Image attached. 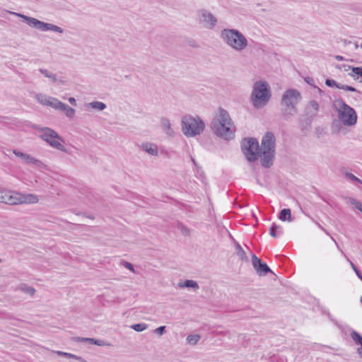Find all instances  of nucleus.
<instances>
[{
	"instance_id": "9d476101",
	"label": "nucleus",
	"mask_w": 362,
	"mask_h": 362,
	"mask_svg": "<svg viewBox=\"0 0 362 362\" xmlns=\"http://www.w3.org/2000/svg\"><path fill=\"white\" fill-rule=\"evenodd\" d=\"M199 22L209 30H213L217 25V18L209 11L202 8L197 11Z\"/></svg>"
},
{
	"instance_id": "e433bc0d",
	"label": "nucleus",
	"mask_w": 362,
	"mask_h": 362,
	"mask_svg": "<svg viewBox=\"0 0 362 362\" xmlns=\"http://www.w3.org/2000/svg\"><path fill=\"white\" fill-rule=\"evenodd\" d=\"M325 84L328 87H334H334H336V88H337L339 89V87H340V85H341L340 83H337L334 80L329 79V78L326 79Z\"/></svg>"
},
{
	"instance_id": "473e14b6",
	"label": "nucleus",
	"mask_w": 362,
	"mask_h": 362,
	"mask_svg": "<svg viewBox=\"0 0 362 362\" xmlns=\"http://www.w3.org/2000/svg\"><path fill=\"white\" fill-rule=\"evenodd\" d=\"M50 100L51 101L49 103V106L52 107L55 110H59V108L61 107V105H62L63 103L55 98H52Z\"/></svg>"
},
{
	"instance_id": "f704fd0d",
	"label": "nucleus",
	"mask_w": 362,
	"mask_h": 362,
	"mask_svg": "<svg viewBox=\"0 0 362 362\" xmlns=\"http://www.w3.org/2000/svg\"><path fill=\"white\" fill-rule=\"evenodd\" d=\"M308 109H312L314 111L313 114L316 115L319 110V104L315 100H311L308 104Z\"/></svg>"
},
{
	"instance_id": "4468645a",
	"label": "nucleus",
	"mask_w": 362,
	"mask_h": 362,
	"mask_svg": "<svg viewBox=\"0 0 362 362\" xmlns=\"http://www.w3.org/2000/svg\"><path fill=\"white\" fill-rule=\"evenodd\" d=\"M77 341L79 342H88L90 344H95L99 346H111L112 344L109 342H107L102 339H96L94 338H84V337H78L76 339Z\"/></svg>"
},
{
	"instance_id": "72a5a7b5",
	"label": "nucleus",
	"mask_w": 362,
	"mask_h": 362,
	"mask_svg": "<svg viewBox=\"0 0 362 362\" xmlns=\"http://www.w3.org/2000/svg\"><path fill=\"white\" fill-rule=\"evenodd\" d=\"M349 203L362 213V204L354 198L349 197Z\"/></svg>"
},
{
	"instance_id": "ea45409f",
	"label": "nucleus",
	"mask_w": 362,
	"mask_h": 362,
	"mask_svg": "<svg viewBox=\"0 0 362 362\" xmlns=\"http://www.w3.org/2000/svg\"><path fill=\"white\" fill-rule=\"evenodd\" d=\"M304 80H305V81L308 84H309V85L312 86H313V87H314V88H317V86L315 85V81H314V79H313V78H311V77H308H308H305V78H304Z\"/></svg>"
},
{
	"instance_id": "f03ea898",
	"label": "nucleus",
	"mask_w": 362,
	"mask_h": 362,
	"mask_svg": "<svg viewBox=\"0 0 362 362\" xmlns=\"http://www.w3.org/2000/svg\"><path fill=\"white\" fill-rule=\"evenodd\" d=\"M211 128L214 134L226 140L234 138L235 127L227 110L218 108V113L211 122Z\"/></svg>"
},
{
	"instance_id": "aec40b11",
	"label": "nucleus",
	"mask_w": 362,
	"mask_h": 362,
	"mask_svg": "<svg viewBox=\"0 0 362 362\" xmlns=\"http://www.w3.org/2000/svg\"><path fill=\"white\" fill-rule=\"evenodd\" d=\"M59 110L64 112L66 116L70 119H72L75 115V110L71 107H69L68 105L65 103H62L61 105V107Z\"/></svg>"
},
{
	"instance_id": "7ed1b4c3",
	"label": "nucleus",
	"mask_w": 362,
	"mask_h": 362,
	"mask_svg": "<svg viewBox=\"0 0 362 362\" xmlns=\"http://www.w3.org/2000/svg\"><path fill=\"white\" fill-rule=\"evenodd\" d=\"M220 37L226 45L236 52H242L248 45L247 38L240 31L236 29H223Z\"/></svg>"
},
{
	"instance_id": "dca6fc26",
	"label": "nucleus",
	"mask_w": 362,
	"mask_h": 362,
	"mask_svg": "<svg viewBox=\"0 0 362 362\" xmlns=\"http://www.w3.org/2000/svg\"><path fill=\"white\" fill-rule=\"evenodd\" d=\"M160 124L163 132L169 136H173L175 132L171 127L170 121L166 117H162L160 119Z\"/></svg>"
},
{
	"instance_id": "a878e982",
	"label": "nucleus",
	"mask_w": 362,
	"mask_h": 362,
	"mask_svg": "<svg viewBox=\"0 0 362 362\" xmlns=\"http://www.w3.org/2000/svg\"><path fill=\"white\" fill-rule=\"evenodd\" d=\"M180 287H187V288H192L194 289H198L199 285L197 281L194 280H186L183 283L179 284Z\"/></svg>"
},
{
	"instance_id": "a19ab883",
	"label": "nucleus",
	"mask_w": 362,
	"mask_h": 362,
	"mask_svg": "<svg viewBox=\"0 0 362 362\" xmlns=\"http://www.w3.org/2000/svg\"><path fill=\"white\" fill-rule=\"evenodd\" d=\"M122 264L128 269H129L130 271L133 272H135L134 271V266L132 264L128 262H126V261H124Z\"/></svg>"
},
{
	"instance_id": "2eb2a0df",
	"label": "nucleus",
	"mask_w": 362,
	"mask_h": 362,
	"mask_svg": "<svg viewBox=\"0 0 362 362\" xmlns=\"http://www.w3.org/2000/svg\"><path fill=\"white\" fill-rule=\"evenodd\" d=\"M141 148L151 156H158V150L156 144L150 142H144L141 144Z\"/></svg>"
},
{
	"instance_id": "20e7f679",
	"label": "nucleus",
	"mask_w": 362,
	"mask_h": 362,
	"mask_svg": "<svg viewBox=\"0 0 362 362\" xmlns=\"http://www.w3.org/2000/svg\"><path fill=\"white\" fill-rule=\"evenodd\" d=\"M271 97L270 88L266 81H259L254 83L250 99L255 109L259 110L265 107Z\"/></svg>"
},
{
	"instance_id": "de8ad7c7",
	"label": "nucleus",
	"mask_w": 362,
	"mask_h": 362,
	"mask_svg": "<svg viewBox=\"0 0 362 362\" xmlns=\"http://www.w3.org/2000/svg\"><path fill=\"white\" fill-rule=\"evenodd\" d=\"M317 90V92L320 93V94H323L324 92L318 87L316 88Z\"/></svg>"
},
{
	"instance_id": "c03bdc74",
	"label": "nucleus",
	"mask_w": 362,
	"mask_h": 362,
	"mask_svg": "<svg viewBox=\"0 0 362 362\" xmlns=\"http://www.w3.org/2000/svg\"><path fill=\"white\" fill-rule=\"evenodd\" d=\"M69 102L74 106H76V100L74 98H69Z\"/></svg>"
},
{
	"instance_id": "ddd939ff",
	"label": "nucleus",
	"mask_w": 362,
	"mask_h": 362,
	"mask_svg": "<svg viewBox=\"0 0 362 362\" xmlns=\"http://www.w3.org/2000/svg\"><path fill=\"white\" fill-rule=\"evenodd\" d=\"M13 153L17 157L21 158V160L25 163L29 165H33L36 167H42L44 164L40 160H37L30 156V154L23 153L17 149H13Z\"/></svg>"
},
{
	"instance_id": "8fccbe9b",
	"label": "nucleus",
	"mask_w": 362,
	"mask_h": 362,
	"mask_svg": "<svg viewBox=\"0 0 362 362\" xmlns=\"http://www.w3.org/2000/svg\"><path fill=\"white\" fill-rule=\"evenodd\" d=\"M361 302L362 303V297L361 298Z\"/></svg>"
},
{
	"instance_id": "6ab92c4d",
	"label": "nucleus",
	"mask_w": 362,
	"mask_h": 362,
	"mask_svg": "<svg viewBox=\"0 0 362 362\" xmlns=\"http://www.w3.org/2000/svg\"><path fill=\"white\" fill-rule=\"evenodd\" d=\"M235 253L239 257V259L243 262H247L248 257L241 247V245L238 243L235 242Z\"/></svg>"
},
{
	"instance_id": "393cba45",
	"label": "nucleus",
	"mask_w": 362,
	"mask_h": 362,
	"mask_svg": "<svg viewBox=\"0 0 362 362\" xmlns=\"http://www.w3.org/2000/svg\"><path fill=\"white\" fill-rule=\"evenodd\" d=\"M87 107L95 109L98 110H103L106 108V105L100 101H93L87 104Z\"/></svg>"
},
{
	"instance_id": "0eeeda50",
	"label": "nucleus",
	"mask_w": 362,
	"mask_h": 362,
	"mask_svg": "<svg viewBox=\"0 0 362 362\" xmlns=\"http://www.w3.org/2000/svg\"><path fill=\"white\" fill-rule=\"evenodd\" d=\"M334 106L337 108L338 117L343 124L353 126L357 122V115L354 108L345 103L341 99L334 101Z\"/></svg>"
},
{
	"instance_id": "1a4fd4ad",
	"label": "nucleus",
	"mask_w": 362,
	"mask_h": 362,
	"mask_svg": "<svg viewBox=\"0 0 362 362\" xmlns=\"http://www.w3.org/2000/svg\"><path fill=\"white\" fill-rule=\"evenodd\" d=\"M10 13L23 18L28 25L41 31H54L59 33H62L64 32V30L61 27L56 25L40 21L35 18L29 17L16 12H10Z\"/></svg>"
},
{
	"instance_id": "09e8293b",
	"label": "nucleus",
	"mask_w": 362,
	"mask_h": 362,
	"mask_svg": "<svg viewBox=\"0 0 362 362\" xmlns=\"http://www.w3.org/2000/svg\"><path fill=\"white\" fill-rule=\"evenodd\" d=\"M332 240L334 241V243H336V245H337V241H335L333 238H332Z\"/></svg>"
},
{
	"instance_id": "f3484780",
	"label": "nucleus",
	"mask_w": 362,
	"mask_h": 362,
	"mask_svg": "<svg viewBox=\"0 0 362 362\" xmlns=\"http://www.w3.org/2000/svg\"><path fill=\"white\" fill-rule=\"evenodd\" d=\"M39 201L37 195L33 194H21V204H36Z\"/></svg>"
},
{
	"instance_id": "79ce46f5",
	"label": "nucleus",
	"mask_w": 362,
	"mask_h": 362,
	"mask_svg": "<svg viewBox=\"0 0 362 362\" xmlns=\"http://www.w3.org/2000/svg\"><path fill=\"white\" fill-rule=\"evenodd\" d=\"M165 326H160L159 327H158L155 332L156 333H157L159 335H162L165 332Z\"/></svg>"
},
{
	"instance_id": "6e6552de",
	"label": "nucleus",
	"mask_w": 362,
	"mask_h": 362,
	"mask_svg": "<svg viewBox=\"0 0 362 362\" xmlns=\"http://www.w3.org/2000/svg\"><path fill=\"white\" fill-rule=\"evenodd\" d=\"M39 137L51 147L63 152H66V148L60 142H64V139L54 129L49 127H42L39 129Z\"/></svg>"
},
{
	"instance_id": "cd10ccee",
	"label": "nucleus",
	"mask_w": 362,
	"mask_h": 362,
	"mask_svg": "<svg viewBox=\"0 0 362 362\" xmlns=\"http://www.w3.org/2000/svg\"><path fill=\"white\" fill-rule=\"evenodd\" d=\"M36 98H37V101L40 103H41L42 105L49 106V103L51 101V100H49V99H52V97H47V96L42 95V94H38L36 95Z\"/></svg>"
},
{
	"instance_id": "f8f14e48",
	"label": "nucleus",
	"mask_w": 362,
	"mask_h": 362,
	"mask_svg": "<svg viewBox=\"0 0 362 362\" xmlns=\"http://www.w3.org/2000/svg\"><path fill=\"white\" fill-rule=\"evenodd\" d=\"M1 199V203L9 205L21 204V193L4 189Z\"/></svg>"
},
{
	"instance_id": "423d86ee",
	"label": "nucleus",
	"mask_w": 362,
	"mask_h": 362,
	"mask_svg": "<svg viewBox=\"0 0 362 362\" xmlns=\"http://www.w3.org/2000/svg\"><path fill=\"white\" fill-rule=\"evenodd\" d=\"M182 131L187 137H193L201 134L205 128L204 122L199 117L186 115L182 118Z\"/></svg>"
},
{
	"instance_id": "c85d7f7f",
	"label": "nucleus",
	"mask_w": 362,
	"mask_h": 362,
	"mask_svg": "<svg viewBox=\"0 0 362 362\" xmlns=\"http://www.w3.org/2000/svg\"><path fill=\"white\" fill-rule=\"evenodd\" d=\"M341 172L343 173V174L346 177V178H347L348 180H349L352 182H357L362 184V180H361L359 178H358L356 176H355L351 173H349L347 171H344V170H342Z\"/></svg>"
},
{
	"instance_id": "37998d69",
	"label": "nucleus",
	"mask_w": 362,
	"mask_h": 362,
	"mask_svg": "<svg viewBox=\"0 0 362 362\" xmlns=\"http://www.w3.org/2000/svg\"><path fill=\"white\" fill-rule=\"evenodd\" d=\"M181 232L185 235H189V233H190L189 230L187 227H185L184 226H181Z\"/></svg>"
},
{
	"instance_id": "5701e85b",
	"label": "nucleus",
	"mask_w": 362,
	"mask_h": 362,
	"mask_svg": "<svg viewBox=\"0 0 362 362\" xmlns=\"http://www.w3.org/2000/svg\"><path fill=\"white\" fill-rule=\"evenodd\" d=\"M269 233L273 238H278L283 233V231L281 226L273 223L270 227Z\"/></svg>"
},
{
	"instance_id": "39448f33",
	"label": "nucleus",
	"mask_w": 362,
	"mask_h": 362,
	"mask_svg": "<svg viewBox=\"0 0 362 362\" xmlns=\"http://www.w3.org/2000/svg\"><path fill=\"white\" fill-rule=\"evenodd\" d=\"M301 99V94L297 89L290 88L283 93L281 105L283 107L282 115L285 118L297 112L296 106Z\"/></svg>"
},
{
	"instance_id": "f257e3e1",
	"label": "nucleus",
	"mask_w": 362,
	"mask_h": 362,
	"mask_svg": "<svg viewBox=\"0 0 362 362\" xmlns=\"http://www.w3.org/2000/svg\"><path fill=\"white\" fill-rule=\"evenodd\" d=\"M241 149L248 161H256L260 157L261 165L268 168L273 165L276 150L275 136L272 132H267L262 137L261 148L256 139L245 138L241 142Z\"/></svg>"
},
{
	"instance_id": "4c0bfd02",
	"label": "nucleus",
	"mask_w": 362,
	"mask_h": 362,
	"mask_svg": "<svg viewBox=\"0 0 362 362\" xmlns=\"http://www.w3.org/2000/svg\"><path fill=\"white\" fill-rule=\"evenodd\" d=\"M339 89H342L347 91H351V92H356V89L352 86H347V85H340Z\"/></svg>"
},
{
	"instance_id": "a211bd4d",
	"label": "nucleus",
	"mask_w": 362,
	"mask_h": 362,
	"mask_svg": "<svg viewBox=\"0 0 362 362\" xmlns=\"http://www.w3.org/2000/svg\"><path fill=\"white\" fill-rule=\"evenodd\" d=\"M351 337L356 344H360L361 346V347L358 348L357 353L362 358V336H361L356 331L354 330L351 333Z\"/></svg>"
},
{
	"instance_id": "a18cd8bd",
	"label": "nucleus",
	"mask_w": 362,
	"mask_h": 362,
	"mask_svg": "<svg viewBox=\"0 0 362 362\" xmlns=\"http://www.w3.org/2000/svg\"><path fill=\"white\" fill-rule=\"evenodd\" d=\"M335 59L338 61H343L344 60V57L342 56H340V55H337L335 57Z\"/></svg>"
},
{
	"instance_id": "49530a36",
	"label": "nucleus",
	"mask_w": 362,
	"mask_h": 362,
	"mask_svg": "<svg viewBox=\"0 0 362 362\" xmlns=\"http://www.w3.org/2000/svg\"><path fill=\"white\" fill-rule=\"evenodd\" d=\"M60 84H64L65 83V80H64L63 78H59L58 79L57 81Z\"/></svg>"
},
{
	"instance_id": "7c9ffc66",
	"label": "nucleus",
	"mask_w": 362,
	"mask_h": 362,
	"mask_svg": "<svg viewBox=\"0 0 362 362\" xmlns=\"http://www.w3.org/2000/svg\"><path fill=\"white\" fill-rule=\"evenodd\" d=\"M341 253L344 255V256L346 257L347 261L349 262L350 265L353 270L355 272L357 276L362 281V274L361 271L356 267V266L346 257V255L344 253V252L341 250Z\"/></svg>"
},
{
	"instance_id": "9b49d317",
	"label": "nucleus",
	"mask_w": 362,
	"mask_h": 362,
	"mask_svg": "<svg viewBox=\"0 0 362 362\" xmlns=\"http://www.w3.org/2000/svg\"><path fill=\"white\" fill-rule=\"evenodd\" d=\"M252 264L259 276H266L268 273H272L269 266L254 254L252 255Z\"/></svg>"
},
{
	"instance_id": "c756f323",
	"label": "nucleus",
	"mask_w": 362,
	"mask_h": 362,
	"mask_svg": "<svg viewBox=\"0 0 362 362\" xmlns=\"http://www.w3.org/2000/svg\"><path fill=\"white\" fill-rule=\"evenodd\" d=\"M200 339L201 337L199 334H189L187 337V341L189 344L195 345Z\"/></svg>"
},
{
	"instance_id": "58836bf2",
	"label": "nucleus",
	"mask_w": 362,
	"mask_h": 362,
	"mask_svg": "<svg viewBox=\"0 0 362 362\" xmlns=\"http://www.w3.org/2000/svg\"><path fill=\"white\" fill-rule=\"evenodd\" d=\"M352 72L356 75L360 76L362 77V66L353 67Z\"/></svg>"
},
{
	"instance_id": "412c9836",
	"label": "nucleus",
	"mask_w": 362,
	"mask_h": 362,
	"mask_svg": "<svg viewBox=\"0 0 362 362\" xmlns=\"http://www.w3.org/2000/svg\"><path fill=\"white\" fill-rule=\"evenodd\" d=\"M59 110L64 112L66 116L70 119H72L75 115V110L71 107H69L68 105L65 103H62L61 105V107Z\"/></svg>"
},
{
	"instance_id": "4be33fe9",
	"label": "nucleus",
	"mask_w": 362,
	"mask_h": 362,
	"mask_svg": "<svg viewBox=\"0 0 362 362\" xmlns=\"http://www.w3.org/2000/svg\"><path fill=\"white\" fill-rule=\"evenodd\" d=\"M39 71L45 77L49 78L52 83H56L58 81L57 76L55 74H53L52 71L48 69L40 68L39 69Z\"/></svg>"
},
{
	"instance_id": "2f4dec72",
	"label": "nucleus",
	"mask_w": 362,
	"mask_h": 362,
	"mask_svg": "<svg viewBox=\"0 0 362 362\" xmlns=\"http://www.w3.org/2000/svg\"><path fill=\"white\" fill-rule=\"evenodd\" d=\"M131 328L136 332H142L148 328V325L146 323H138L131 325Z\"/></svg>"
},
{
	"instance_id": "bb28decb",
	"label": "nucleus",
	"mask_w": 362,
	"mask_h": 362,
	"mask_svg": "<svg viewBox=\"0 0 362 362\" xmlns=\"http://www.w3.org/2000/svg\"><path fill=\"white\" fill-rule=\"evenodd\" d=\"M55 353L59 356H64V357L69 358H74V359L80 361H83V358L81 356H78L73 354L64 352L62 351H55Z\"/></svg>"
},
{
	"instance_id": "b1692460",
	"label": "nucleus",
	"mask_w": 362,
	"mask_h": 362,
	"mask_svg": "<svg viewBox=\"0 0 362 362\" xmlns=\"http://www.w3.org/2000/svg\"><path fill=\"white\" fill-rule=\"evenodd\" d=\"M279 218L280 220H281L283 221H292V218H291V210L289 209H282L280 211Z\"/></svg>"
},
{
	"instance_id": "c9c22d12",
	"label": "nucleus",
	"mask_w": 362,
	"mask_h": 362,
	"mask_svg": "<svg viewBox=\"0 0 362 362\" xmlns=\"http://www.w3.org/2000/svg\"><path fill=\"white\" fill-rule=\"evenodd\" d=\"M21 289L24 292L30 295L31 296H34V294L35 293V289L33 287L29 286L27 285H23V287L21 288Z\"/></svg>"
}]
</instances>
